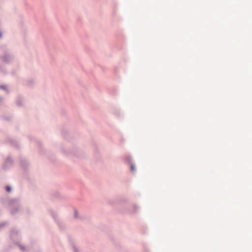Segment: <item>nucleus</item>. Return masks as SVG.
Masks as SVG:
<instances>
[{"label": "nucleus", "instance_id": "1", "mask_svg": "<svg viewBox=\"0 0 252 252\" xmlns=\"http://www.w3.org/2000/svg\"><path fill=\"white\" fill-rule=\"evenodd\" d=\"M6 189L8 192H10L11 191V188L10 187L7 186Z\"/></svg>", "mask_w": 252, "mask_h": 252}, {"label": "nucleus", "instance_id": "2", "mask_svg": "<svg viewBox=\"0 0 252 252\" xmlns=\"http://www.w3.org/2000/svg\"><path fill=\"white\" fill-rule=\"evenodd\" d=\"M131 170L133 171L134 170V166L133 165H131Z\"/></svg>", "mask_w": 252, "mask_h": 252}, {"label": "nucleus", "instance_id": "3", "mask_svg": "<svg viewBox=\"0 0 252 252\" xmlns=\"http://www.w3.org/2000/svg\"><path fill=\"white\" fill-rule=\"evenodd\" d=\"M1 37V34L0 33V38Z\"/></svg>", "mask_w": 252, "mask_h": 252}]
</instances>
